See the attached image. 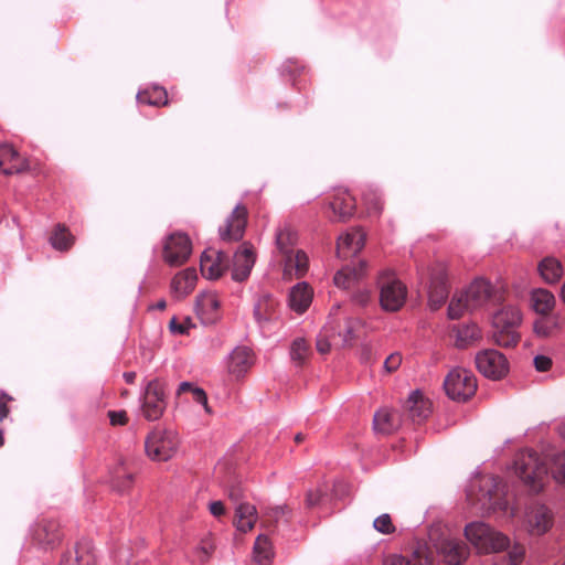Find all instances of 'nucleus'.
<instances>
[{
  "label": "nucleus",
  "mask_w": 565,
  "mask_h": 565,
  "mask_svg": "<svg viewBox=\"0 0 565 565\" xmlns=\"http://www.w3.org/2000/svg\"><path fill=\"white\" fill-rule=\"evenodd\" d=\"M289 513V509L286 504L268 507L263 512L265 518L264 522H278Z\"/></svg>",
  "instance_id": "46"
},
{
  "label": "nucleus",
  "mask_w": 565,
  "mask_h": 565,
  "mask_svg": "<svg viewBox=\"0 0 565 565\" xmlns=\"http://www.w3.org/2000/svg\"><path fill=\"white\" fill-rule=\"evenodd\" d=\"M313 290L305 281L296 284L289 292V307L297 313H303L312 302Z\"/></svg>",
  "instance_id": "25"
},
{
  "label": "nucleus",
  "mask_w": 565,
  "mask_h": 565,
  "mask_svg": "<svg viewBox=\"0 0 565 565\" xmlns=\"http://www.w3.org/2000/svg\"><path fill=\"white\" fill-rule=\"evenodd\" d=\"M220 299L215 291H203L196 296L195 312L204 324H212L220 319Z\"/></svg>",
  "instance_id": "16"
},
{
  "label": "nucleus",
  "mask_w": 565,
  "mask_h": 565,
  "mask_svg": "<svg viewBox=\"0 0 565 565\" xmlns=\"http://www.w3.org/2000/svg\"><path fill=\"white\" fill-rule=\"evenodd\" d=\"M330 207L338 216V220H345L353 215L355 210L354 198L345 190H340L335 193Z\"/></svg>",
  "instance_id": "31"
},
{
  "label": "nucleus",
  "mask_w": 565,
  "mask_h": 565,
  "mask_svg": "<svg viewBox=\"0 0 565 565\" xmlns=\"http://www.w3.org/2000/svg\"><path fill=\"white\" fill-rule=\"evenodd\" d=\"M446 394L454 401L466 402L477 391V379L473 373L462 367L452 369L444 381Z\"/></svg>",
  "instance_id": "8"
},
{
  "label": "nucleus",
  "mask_w": 565,
  "mask_h": 565,
  "mask_svg": "<svg viewBox=\"0 0 565 565\" xmlns=\"http://www.w3.org/2000/svg\"><path fill=\"white\" fill-rule=\"evenodd\" d=\"M257 521V510L250 503H239L235 509V525L243 533L250 531Z\"/></svg>",
  "instance_id": "32"
},
{
  "label": "nucleus",
  "mask_w": 565,
  "mask_h": 565,
  "mask_svg": "<svg viewBox=\"0 0 565 565\" xmlns=\"http://www.w3.org/2000/svg\"><path fill=\"white\" fill-rule=\"evenodd\" d=\"M214 550H215L214 539L212 537V535L207 534L201 540V542L196 548V552L200 554L199 557L201 561H206L213 554Z\"/></svg>",
  "instance_id": "47"
},
{
  "label": "nucleus",
  "mask_w": 565,
  "mask_h": 565,
  "mask_svg": "<svg viewBox=\"0 0 565 565\" xmlns=\"http://www.w3.org/2000/svg\"><path fill=\"white\" fill-rule=\"evenodd\" d=\"M193 401L198 404L202 405L207 414L211 413V409L209 407L207 403V396L203 388L196 386L192 392Z\"/></svg>",
  "instance_id": "52"
},
{
  "label": "nucleus",
  "mask_w": 565,
  "mask_h": 565,
  "mask_svg": "<svg viewBox=\"0 0 565 565\" xmlns=\"http://www.w3.org/2000/svg\"><path fill=\"white\" fill-rule=\"evenodd\" d=\"M465 536L480 553L500 552L509 546L505 535L480 521L467 524Z\"/></svg>",
  "instance_id": "6"
},
{
  "label": "nucleus",
  "mask_w": 565,
  "mask_h": 565,
  "mask_svg": "<svg viewBox=\"0 0 565 565\" xmlns=\"http://www.w3.org/2000/svg\"><path fill=\"white\" fill-rule=\"evenodd\" d=\"M196 386L193 385L191 382H182L180 383L177 392H175V395L179 397L181 396L183 393H191Z\"/></svg>",
  "instance_id": "59"
},
{
  "label": "nucleus",
  "mask_w": 565,
  "mask_h": 565,
  "mask_svg": "<svg viewBox=\"0 0 565 565\" xmlns=\"http://www.w3.org/2000/svg\"><path fill=\"white\" fill-rule=\"evenodd\" d=\"M514 471L532 491L539 492L543 489L547 468L535 451L524 450L518 454L514 461Z\"/></svg>",
  "instance_id": "5"
},
{
  "label": "nucleus",
  "mask_w": 565,
  "mask_h": 565,
  "mask_svg": "<svg viewBox=\"0 0 565 565\" xmlns=\"http://www.w3.org/2000/svg\"><path fill=\"white\" fill-rule=\"evenodd\" d=\"M553 514L542 504L531 505L525 512L524 526L531 535L541 536L553 526Z\"/></svg>",
  "instance_id": "14"
},
{
  "label": "nucleus",
  "mask_w": 565,
  "mask_h": 565,
  "mask_svg": "<svg viewBox=\"0 0 565 565\" xmlns=\"http://www.w3.org/2000/svg\"><path fill=\"white\" fill-rule=\"evenodd\" d=\"M365 264L361 263L359 267H343L334 275V284L343 289H349L358 282L364 275Z\"/></svg>",
  "instance_id": "33"
},
{
  "label": "nucleus",
  "mask_w": 565,
  "mask_h": 565,
  "mask_svg": "<svg viewBox=\"0 0 565 565\" xmlns=\"http://www.w3.org/2000/svg\"><path fill=\"white\" fill-rule=\"evenodd\" d=\"M559 298L565 303V280H564V284H563V286L561 288Z\"/></svg>",
  "instance_id": "62"
},
{
  "label": "nucleus",
  "mask_w": 565,
  "mask_h": 565,
  "mask_svg": "<svg viewBox=\"0 0 565 565\" xmlns=\"http://www.w3.org/2000/svg\"><path fill=\"white\" fill-rule=\"evenodd\" d=\"M551 472L558 483H565V451L553 455Z\"/></svg>",
  "instance_id": "44"
},
{
  "label": "nucleus",
  "mask_w": 565,
  "mask_h": 565,
  "mask_svg": "<svg viewBox=\"0 0 565 565\" xmlns=\"http://www.w3.org/2000/svg\"><path fill=\"white\" fill-rule=\"evenodd\" d=\"M383 565H431L430 558L420 550L413 553L411 558L399 554L387 555Z\"/></svg>",
  "instance_id": "37"
},
{
  "label": "nucleus",
  "mask_w": 565,
  "mask_h": 565,
  "mask_svg": "<svg viewBox=\"0 0 565 565\" xmlns=\"http://www.w3.org/2000/svg\"><path fill=\"white\" fill-rule=\"evenodd\" d=\"M28 168L26 160L11 145H0V170L4 174L20 173Z\"/></svg>",
  "instance_id": "21"
},
{
  "label": "nucleus",
  "mask_w": 565,
  "mask_h": 565,
  "mask_svg": "<svg viewBox=\"0 0 565 565\" xmlns=\"http://www.w3.org/2000/svg\"><path fill=\"white\" fill-rule=\"evenodd\" d=\"M196 279L198 275L194 268H186L179 271L171 281L172 292L178 298L185 297L194 289Z\"/></svg>",
  "instance_id": "27"
},
{
  "label": "nucleus",
  "mask_w": 565,
  "mask_h": 565,
  "mask_svg": "<svg viewBox=\"0 0 565 565\" xmlns=\"http://www.w3.org/2000/svg\"><path fill=\"white\" fill-rule=\"evenodd\" d=\"M476 366L486 377L499 380L509 370L505 356L497 350L488 349L476 355Z\"/></svg>",
  "instance_id": "12"
},
{
  "label": "nucleus",
  "mask_w": 565,
  "mask_h": 565,
  "mask_svg": "<svg viewBox=\"0 0 565 565\" xmlns=\"http://www.w3.org/2000/svg\"><path fill=\"white\" fill-rule=\"evenodd\" d=\"M254 562L256 565H269L274 556L273 546L266 535H258L256 537L254 550Z\"/></svg>",
  "instance_id": "35"
},
{
  "label": "nucleus",
  "mask_w": 565,
  "mask_h": 565,
  "mask_svg": "<svg viewBox=\"0 0 565 565\" xmlns=\"http://www.w3.org/2000/svg\"><path fill=\"white\" fill-rule=\"evenodd\" d=\"M321 498H322V491L320 489L310 490L307 492V495H306V504L309 508L316 507L317 504L320 503Z\"/></svg>",
  "instance_id": "55"
},
{
  "label": "nucleus",
  "mask_w": 565,
  "mask_h": 565,
  "mask_svg": "<svg viewBox=\"0 0 565 565\" xmlns=\"http://www.w3.org/2000/svg\"><path fill=\"white\" fill-rule=\"evenodd\" d=\"M448 294L447 268L445 264L438 263L431 270L428 291L429 307L433 310L439 309L445 303Z\"/></svg>",
  "instance_id": "15"
},
{
  "label": "nucleus",
  "mask_w": 565,
  "mask_h": 565,
  "mask_svg": "<svg viewBox=\"0 0 565 565\" xmlns=\"http://www.w3.org/2000/svg\"><path fill=\"white\" fill-rule=\"evenodd\" d=\"M365 244V235L359 228H352L340 235L337 243V253L339 257L347 258L359 253Z\"/></svg>",
  "instance_id": "20"
},
{
  "label": "nucleus",
  "mask_w": 565,
  "mask_h": 565,
  "mask_svg": "<svg viewBox=\"0 0 565 565\" xmlns=\"http://www.w3.org/2000/svg\"><path fill=\"white\" fill-rule=\"evenodd\" d=\"M499 299L492 285L482 278L473 280L460 295H455L448 306V317L459 319Z\"/></svg>",
  "instance_id": "1"
},
{
  "label": "nucleus",
  "mask_w": 565,
  "mask_h": 565,
  "mask_svg": "<svg viewBox=\"0 0 565 565\" xmlns=\"http://www.w3.org/2000/svg\"><path fill=\"white\" fill-rule=\"evenodd\" d=\"M402 363V356L399 353H392L384 361V370L388 373L396 371Z\"/></svg>",
  "instance_id": "51"
},
{
  "label": "nucleus",
  "mask_w": 565,
  "mask_h": 565,
  "mask_svg": "<svg viewBox=\"0 0 565 565\" xmlns=\"http://www.w3.org/2000/svg\"><path fill=\"white\" fill-rule=\"evenodd\" d=\"M308 269L309 258L303 250L298 249L296 252H291L285 255V278L292 279V277H303L307 274Z\"/></svg>",
  "instance_id": "23"
},
{
  "label": "nucleus",
  "mask_w": 565,
  "mask_h": 565,
  "mask_svg": "<svg viewBox=\"0 0 565 565\" xmlns=\"http://www.w3.org/2000/svg\"><path fill=\"white\" fill-rule=\"evenodd\" d=\"M481 339V331L476 324H466L457 329L456 345L466 348Z\"/></svg>",
  "instance_id": "41"
},
{
  "label": "nucleus",
  "mask_w": 565,
  "mask_h": 565,
  "mask_svg": "<svg viewBox=\"0 0 565 565\" xmlns=\"http://www.w3.org/2000/svg\"><path fill=\"white\" fill-rule=\"evenodd\" d=\"M256 260L254 247L249 243H243L233 257L232 278L243 281L250 275Z\"/></svg>",
  "instance_id": "17"
},
{
  "label": "nucleus",
  "mask_w": 565,
  "mask_h": 565,
  "mask_svg": "<svg viewBox=\"0 0 565 565\" xmlns=\"http://www.w3.org/2000/svg\"><path fill=\"white\" fill-rule=\"evenodd\" d=\"M329 338L335 341L338 337L334 330L332 329V326L328 323V326L323 329V331L319 334L317 339V350L319 353L327 354L330 352L331 342Z\"/></svg>",
  "instance_id": "45"
},
{
  "label": "nucleus",
  "mask_w": 565,
  "mask_h": 565,
  "mask_svg": "<svg viewBox=\"0 0 565 565\" xmlns=\"http://www.w3.org/2000/svg\"><path fill=\"white\" fill-rule=\"evenodd\" d=\"M302 439H303V437H302V435H301V434H298V435H296V437H295V440H296L297 443H300Z\"/></svg>",
  "instance_id": "64"
},
{
  "label": "nucleus",
  "mask_w": 565,
  "mask_h": 565,
  "mask_svg": "<svg viewBox=\"0 0 565 565\" xmlns=\"http://www.w3.org/2000/svg\"><path fill=\"white\" fill-rule=\"evenodd\" d=\"M329 318V324L332 326L342 345H350L364 327L361 319L342 316L340 306H334L331 309Z\"/></svg>",
  "instance_id": "10"
},
{
  "label": "nucleus",
  "mask_w": 565,
  "mask_h": 565,
  "mask_svg": "<svg viewBox=\"0 0 565 565\" xmlns=\"http://www.w3.org/2000/svg\"><path fill=\"white\" fill-rule=\"evenodd\" d=\"M140 104L150 106H164L168 104V94L163 87L153 86L137 94Z\"/></svg>",
  "instance_id": "38"
},
{
  "label": "nucleus",
  "mask_w": 565,
  "mask_h": 565,
  "mask_svg": "<svg viewBox=\"0 0 565 565\" xmlns=\"http://www.w3.org/2000/svg\"><path fill=\"white\" fill-rule=\"evenodd\" d=\"M558 318L548 315L540 316L533 322V331L540 338H548L558 330Z\"/></svg>",
  "instance_id": "40"
},
{
  "label": "nucleus",
  "mask_w": 565,
  "mask_h": 565,
  "mask_svg": "<svg viewBox=\"0 0 565 565\" xmlns=\"http://www.w3.org/2000/svg\"><path fill=\"white\" fill-rule=\"evenodd\" d=\"M371 299V292L367 289H363L354 294L353 301L359 306H365Z\"/></svg>",
  "instance_id": "57"
},
{
  "label": "nucleus",
  "mask_w": 565,
  "mask_h": 565,
  "mask_svg": "<svg viewBox=\"0 0 565 565\" xmlns=\"http://www.w3.org/2000/svg\"><path fill=\"white\" fill-rule=\"evenodd\" d=\"M533 363L539 372H545L552 366V359L540 354L534 358Z\"/></svg>",
  "instance_id": "54"
},
{
  "label": "nucleus",
  "mask_w": 565,
  "mask_h": 565,
  "mask_svg": "<svg viewBox=\"0 0 565 565\" xmlns=\"http://www.w3.org/2000/svg\"><path fill=\"white\" fill-rule=\"evenodd\" d=\"M555 303L554 295L547 289L537 288L530 294L531 308L540 316L551 313Z\"/></svg>",
  "instance_id": "29"
},
{
  "label": "nucleus",
  "mask_w": 565,
  "mask_h": 565,
  "mask_svg": "<svg viewBox=\"0 0 565 565\" xmlns=\"http://www.w3.org/2000/svg\"><path fill=\"white\" fill-rule=\"evenodd\" d=\"M522 322L521 310L512 305L503 306L492 317L493 340L501 347H514L520 341L518 331Z\"/></svg>",
  "instance_id": "2"
},
{
  "label": "nucleus",
  "mask_w": 565,
  "mask_h": 565,
  "mask_svg": "<svg viewBox=\"0 0 565 565\" xmlns=\"http://www.w3.org/2000/svg\"><path fill=\"white\" fill-rule=\"evenodd\" d=\"M225 254L215 249H206L201 255L200 269L206 279H217L225 270Z\"/></svg>",
  "instance_id": "19"
},
{
  "label": "nucleus",
  "mask_w": 565,
  "mask_h": 565,
  "mask_svg": "<svg viewBox=\"0 0 565 565\" xmlns=\"http://www.w3.org/2000/svg\"><path fill=\"white\" fill-rule=\"evenodd\" d=\"M247 207L238 203L226 217L224 224L218 227L221 239L225 242H237L242 239L247 225Z\"/></svg>",
  "instance_id": "13"
},
{
  "label": "nucleus",
  "mask_w": 565,
  "mask_h": 565,
  "mask_svg": "<svg viewBox=\"0 0 565 565\" xmlns=\"http://www.w3.org/2000/svg\"><path fill=\"white\" fill-rule=\"evenodd\" d=\"M166 306H167L166 301L164 300H160V301L157 302L156 308L159 309V310H163V309H166Z\"/></svg>",
  "instance_id": "63"
},
{
  "label": "nucleus",
  "mask_w": 565,
  "mask_h": 565,
  "mask_svg": "<svg viewBox=\"0 0 565 565\" xmlns=\"http://www.w3.org/2000/svg\"><path fill=\"white\" fill-rule=\"evenodd\" d=\"M310 347L302 338L295 339L290 348V356L297 364H302L309 356Z\"/></svg>",
  "instance_id": "43"
},
{
  "label": "nucleus",
  "mask_w": 565,
  "mask_h": 565,
  "mask_svg": "<svg viewBox=\"0 0 565 565\" xmlns=\"http://www.w3.org/2000/svg\"><path fill=\"white\" fill-rule=\"evenodd\" d=\"M277 302L269 295L262 296L254 308V316L258 323L270 320L276 311Z\"/></svg>",
  "instance_id": "39"
},
{
  "label": "nucleus",
  "mask_w": 565,
  "mask_h": 565,
  "mask_svg": "<svg viewBox=\"0 0 565 565\" xmlns=\"http://www.w3.org/2000/svg\"><path fill=\"white\" fill-rule=\"evenodd\" d=\"M254 364V355L249 348H235L227 359V371L236 380L243 377Z\"/></svg>",
  "instance_id": "18"
},
{
  "label": "nucleus",
  "mask_w": 565,
  "mask_h": 565,
  "mask_svg": "<svg viewBox=\"0 0 565 565\" xmlns=\"http://www.w3.org/2000/svg\"><path fill=\"white\" fill-rule=\"evenodd\" d=\"M405 408L413 422L422 423L430 415L431 404L419 391H414L409 394Z\"/></svg>",
  "instance_id": "24"
},
{
  "label": "nucleus",
  "mask_w": 565,
  "mask_h": 565,
  "mask_svg": "<svg viewBox=\"0 0 565 565\" xmlns=\"http://www.w3.org/2000/svg\"><path fill=\"white\" fill-rule=\"evenodd\" d=\"M228 495H230V498H231L232 500H235V501H236V500H238V499L241 498V493H239V491H236V490H234V489L230 491Z\"/></svg>",
  "instance_id": "61"
},
{
  "label": "nucleus",
  "mask_w": 565,
  "mask_h": 565,
  "mask_svg": "<svg viewBox=\"0 0 565 565\" xmlns=\"http://www.w3.org/2000/svg\"><path fill=\"white\" fill-rule=\"evenodd\" d=\"M374 429L377 433L387 435L396 430L399 426V416L396 412L383 407L379 409L373 419Z\"/></svg>",
  "instance_id": "30"
},
{
  "label": "nucleus",
  "mask_w": 565,
  "mask_h": 565,
  "mask_svg": "<svg viewBox=\"0 0 565 565\" xmlns=\"http://www.w3.org/2000/svg\"><path fill=\"white\" fill-rule=\"evenodd\" d=\"M192 254V242L188 234L174 232L162 242V258L172 267L183 265Z\"/></svg>",
  "instance_id": "9"
},
{
  "label": "nucleus",
  "mask_w": 565,
  "mask_h": 565,
  "mask_svg": "<svg viewBox=\"0 0 565 565\" xmlns=\"http://www.w3.org/2000/svg\"><path fill=\"white\" fill-rule=\"evenodd\" d=\"M135 480L134 471L124 462L117 463L110 471V484L119 493L128 492Z\"/></svg>",
  "instance_id": "26"
},
{
  "label": "nucleus",
  "mask_w": 565,
  "mask_h": 565,
  "mask_svg": "<svg viewBox=\"0 0 565 565\" xmlns=\"http://www.w3.org/2000/svg\"><path fill=\"white\" fill-rule=\"evenodd\" d=\"M209 510L212 515L218 518L225 513V507L222 501H213L209 504Z\"/></svg>",
  "instance_id": "58"
},
{
  "label": "nucleus",
  "mask_w": 565,
  "mask_h": 565,
  "mask_svg": "<svg viewBox=\"0 0 565 565\" xmlns=\"http://www.w3.org/2000/svg\"><path fill=\"white\" fill-rule=\"evenodd\" d=\"M525 555V548L523 545L515 544L509 551V559L512 565H519Z\"/></svg>",
  "instance_id": "50"
},
{
  "label": "nucleus",
  "mask_w": 565,
  "mask_h": 565,
  "mask_svg": "<svg viewBox=\"0 0 565 565\" xmlns=\"http://www.w3.org/2000/svg\"><path fill=\"white\" fill-rule=\"evenodd\" d=\"M539 271L547 284H555L563 275V267L556 258L545 257L539 265Z\"/></svg>",
  "instance_id": "36"
},
{
  "label": "nucleus",
  "mask_w": 565,
  "mask_h": 565,
  "mask_svg": "<svg viewBox=\"0 0 565 565\" xmlns=\"http://www.w3.org/2000/svg\"><path fill=\"white\" fill-rule=\"evenodd\" d=\"M60 565H96L94 551L88 543H77L62 555Z\"/></svg>",
  "instance_id": "22"
},
{
  "label": "nucleus",
  "mask_w": 565,
  "mask_h": 565,
  "mask_svg": "<svg viewBox=\"0 0 565 565\" xmlns=\"http://www.w3.org/2000/svg\"><path fill=\"white\" fill-rule=\"evenodd\" d=\"M297 232L290 224L285 223L277 230L276 244L284 255L294 252L292 247L297 244Z\"/></svg>",
  "instance_id": "34"
},
{
  "label": "nucleus",
  "mask_w": 565,
  "mask_h": 565,
  "mask_svg": "<svg viewBox=\"0 0 565 565\" xmlns=\"http://www.w3.org/2000/svg\"><path fill=\"white\" fill-rule=\"evenodd\" d=\"M482 494L478 498L481 509L484 511L509 512L508 501L502 498L503 487L494 477H483L480 480Z\"/></svg>",
  "instance_id": "11"
},
{
  "label": "nucleus",
  "mask_w": 565,
  "mask_h": 565,
  "mask_svg": "<svg viewBox=\"0 0 565 565\" xmlns=\"http://www.w3.org/2000/svg\"><path fill=\"white\" fill-rule=\"evenodd\" d=\"M13 398L7 394L4 391H0V423L8 417L9 413H10V408L8 406V404L12 401Z\"/></svg>",
  "instance_id": "53"
},
{
  "label": "nucleus",
  "mask_w": 565,
  "mask_h": 565,
  "mask_svg": "<svg viewBox=\"0 0 565 565\" xmlns=\"http://www.w3.org/2000/svg\"><path fill=\"white\" fill-rule=\"evenodd\" d=\"M107 415L113 426H125L128 423V415L124 409L109 411Z\"/></svg>",
  "instance_id": "49"
},
{
  "label": "nucleus",
  "mask_w": 565,
  "mask_h": 565,
  "mask_svg": "<svg viewBox=\"0 0 565 565\" xmlns=\"http://www.w3.org/2000/svg\"><path fill=\"white\" fill-rule=\"evenodd\" d=\"M440 552L446 562L457 565L468 557L469 547L459 540L449 539L441 543Z\"/></svg>",
  "instance_id": "28"
},
{
  "label": "nucleus",
  "mask_w": 565,
  "mask_h": 565,
  "mask_svg": "<svg viewBox=\"0 0 565 565\" xmlns=\"http://www.w3.org/2000/svg\"><path fill=\"white\" fill-rule=\"evenodd\" d=\"M124 379L128 384H132L136 380V373L135 372H126V373H124Z\"/></svg>",
  "instance_id": "60"
},
{
  "label": "nucleus",
  "mask_w": 565,
  "mask_h": 565,
  "mask_svg": "<svg viewBox=\"0 0 565 565\" xmlns=\"http://www.w3.org/2000/svg\"><path fill=\"white\" fill-rule=\"evenodd\" d=\"M168 406L167 382L156 377L146 383L140 396V413L148 422L159 420Z\"/></svg>",
  "instance_id": "4"
},
{
  "label": "nucleus",
  "mask_w": 565,
  "mask_h": 565,
  "mask_svg": "<svg viewBox=\"0 0 565 565\" xmlns=\"http://www.w3.org/2000/svg\"><path fill=\"white\" fill-rule=\"evenodd\" d=\"M180 446L178 433L172 429L154 427L145 439V452L152 461L164 462L172 459Z\"/></svg>",
  "instance_id": "3"
},
{
  "label": "nucleus",
  "mask_w": 565,
  "mask_h": 565,
  "mask_svg": "<svg viewBox=\"0 0 565 565\" xmlns=\"http://www.w3.org/2000/svg\"><path fill=\"white\" fill-rule=\"evenodd\" d=\"M380 303L385 311L399 310L406 300L405 285L391 270H384L377 278Z\"/></svg>",
  "instance_id": "7"
},
{
  "label": "nucleus",
  "mask_w": 565,
  "mask_h": 565,
  "mask_svg": "<svg viewBox=\"0 0 565 565\" xmlns=\"http://www.w3.org/2000/svg\"><path fill=\"white\" fill-rule=\"evenodd\" d=\"M74 242L75 237L63 225H57L51 237L52 246L58 250L70 249L73 246Z\"/></svg>",
  "instance_id": "42"
},
{
  "label": "nucleus",
  "mask_w": 565,
  "mask_h": 565,
  "mask_svg": "<svg viewBox=\"0 0 565 565\" xmlns=\"http://www.w3.org/2000/svg\"><path fill=\"white\" fill-rule=\"evenodd\" d=\"M169 328L172 333L184 334L188 331V320L184 323H182L179 322L177 318H172L170 320Z\"/></svg>",
  "instance_id": "56"
},
{
  "label": "nucleus",
  "mask_w": 565,
  "mask_h": 565,
  "mask_svg": "<svg viewBox=\"0 0 565 565\" xmlns=\"http://www.w3.org/2000/svg\"><path fill=\"white\" fill-rule=\"evenodd\" d=\"M373 526L377 532L383 534H391L395 531L392 519L387 513L377 516L373 522Z\"/></svg>",
  "instance_id": "48"
}]
</instances>
